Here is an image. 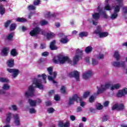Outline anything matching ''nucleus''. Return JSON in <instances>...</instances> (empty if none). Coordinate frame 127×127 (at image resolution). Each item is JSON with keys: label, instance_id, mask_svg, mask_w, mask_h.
<instances>
[{"label": "nucleus", "instance_id": "f257e3e1", "mask_svg": "<svg viewBox=\"0 0 127 127\" xmlns=\"http://www.w3.org/2000/svg\"><path fill=\"white\" fill-rule=\"evenodd\" d=\"M53 61L54 63L60 64H65V63H69L72 64V61L67 56H64L63 55H59L58 56L55 57Z\"/></svg>", "mask_w": 127, "mask_h": 127}, {"label": "nucleus", "instance_id": "f03ea898", "mask_svg": "<svg viewBox=\"0 0 127 127\" xmlns=\"http://www.w3.org/2000/svg\"><path fill=\"white\" fill-rule=\"evenodd\" d=\"M12 116L14 117V123L15 124L16 126H19L20 125L19 122V115L18 114L13 115L10 113H8L6 114V123L8 124L9 122H10V119H11V117Z\"/></svg>", "mask_w": 127, "mask_h": 127}, {"label": "nucleus", "instance_id": "7ed1b4c3", "mask_svg": "<svg viewBox=\"0 0 127 127\" xmlns=\"http://www.w3.org/2000/svg\"><path fill=\"white\" fill-rule=\"evenodd\" d=\"M47 70L49 75H50L48 76V80H49V81H53V83L54 84L56 83V81L54 80V79H55L56 78V76H57V72H53V67L51 66L48 67Z\"/></svg>", "mask_w": 127, "mask_h": 127}, {"label": "nucleus", "instance_id": "20e7f679", "mask_svg": "<svg viewBox=\"0 0 127 127\" xmlns=\"http://www.w3.org/2000/svg\"><path fill=\"white\" fill-rule=\"evenodd\" d=\"M97 11L98 13L95 12L92 14V23L93 25H97L98 24V20L101 16V12H102V9H100V6L97 7Z\"/></svg>", "mask_w": 127, "mask_h": 127}, {"label": "nucleus", "instance_id": "39448f33", "mask_svg": "<svg viewBox=\"0 0 127 127\" xmlns=\"http://www.w3.org/2000/svg\"><path fill=\"white\" fill-rule=\"evenodd\" d=\"M110 87H111V84L110 83L101 84L100 87H99V86H97V89L98 90L95 95H99V94L104 93V92H105V91H107V90H108Z\"/></svg>", "mask_w": 127, "mask_h": 127}, {"label": "nucleus", "instance_id": "423d86ee", "mask_svg": "<svg viewBox=\"0 0 127 127\" xmlns=\"http://www.w3.org/2000/svg\"><path fill=\"white\" fill-rule=\"evenodd\" d=\"M10 89V85L7 83H4L2 86V89H0V96L3 95L4 96H8V93L6 91Z\"/></svg>", "mask_w": 127, "mask_h": 127}, {"label": "nucleus", "instance_id": "0eeeda50", "mask_svg": "<svg viewBox=\"0 0 127 127\" xmlns=\"http://www.w3.org/2000/svg\"><path fill=\"white\" fill-rule=\"evenodd\" d=\"M82 55H83L82 50H80L79 49L76 50V55L73 58V65H76V64H77V62H78V61L80 60L81 58H82Z\"/></svg>", "mask_w": 127, "mask_h": 127}, {"label": "nucleus", "instance_id": "6e6552de", "mask_svg": "<svg viewBox=\"0 0 127 127\" xmlns=\"http://www.w3.org/2000/svg\"><path fill=\"white\" fill-rule=\"evenodd\" d=\"M68 76L70 77L75 78L76 81L77 82L80 81V73L77 70H74L68 73Z\"/></svg>", "mask_w": 127, "mask_h": 127}, {"label": "nucleus", "instance_id": "1a4fd4ad", "mask_svg": "<svg viewBox=\"0 0 127 127\" xmlns=\"http://www.w3.org/2000/svg\"><path fill=\"white\" fill-rule=\"evenodd\" d=\"M115 3H117L118 5H116L114 6V11L119 13L120 10H121V7L123 6V0H115Z\"/></svg>", "mask_w": 127, "mask_h": 127}, {"label": "nucleus", "instance_id": "9d476101", "mask_svg": "<svg viewBox=\"0 0 127 127\" xmlns=\"http://www.w3.org/2000/svg\"><path fill=\"white\" fill-rule=\"evenodd\" d=\"M34 94V87L33 85H31L29 87L28 90L25 93L26 97H33Z\"/></svg>", "mask_w": 127, "mask_h": 127}, {"label": "nucleus", "instance_id": "9b49d317", "mask_svg": "<svg viewBox=\"0 0 127 127\" xmlns=\"http://www.w3.org/2000/svg\"><path fill=\"white\" fill-rule=\"evenodd\" d=\"M33 84H34L36 87L40 89V90H43L44 89V86L41 83V80L40 79L35 78L33 80Z\"/></svg>", "mask_w": 127, "mask_h": 127}, {"label": "nucleus", "instance_id": "f8f14e48", "mask_svg": "<svg viewBox=\"0 0 127 127\" xmlns=\"http://www.w3.org/2000/svg\"><path fill=\"white\" fill-rule=\"evenodd\" d=\"M7 71L9 73H12V77L13 78H16L18 76V74H19V70L16 68H7Z\"/></svg>", "mask_w": 127, "mask_h": 127}, {"label": "nucleus", "instance_id": "ddd939ff", "mask_svg": "<svg viewBox=\"0 0 127 127\" xmlns=\"http://www.w3.org/2000/svg\"><path fill=\"white\" fill-rule=\"evenodd\" d=\"M79 101H81V98L78 97V95L75 94L72 97L69 98L68 104L69 105H73V104H74V102L76 101L78 103L79 102Z\"/></svg>", "mask_w": 127, "mask_h": 127}, {"label": "nucleus", "instance_id": "4468645a", "mask_svg": "<svg viewBox=\"0 0 127 127\" xmlns=\"http://www.w3.org/2000/svg\"><path fill=\"white\" fill-rule=\"evenodd\" d=\"M41 31H42L41 29L39 27H36L30 32V35L31 36H36V35L40 34V32H41Z\"/></svg>", "mask_w": 127, "mask_h": 127}, {"label": "nucleus", "instance_id": "2eb2a0df", "mask_svg": "<svg viewBox=\"0 0 127 127\" xmlns=\"http://www.w3.org/2000/svg\"><path fill=\"white\" fill-rule=\"evenodd\" d=\"M124 109H125V106L123 104H115L112 107V110H117V111H122V110H124Z\"/></svg>", "mask_w": 127, "mask_h": 127}, {"label": "nucleus", "instance_id": "dca6fc26", "mask_svg": "<svg viewBox=\"0 0 127 127\" xmlns=\"http://www.w3.org/2000/svg\"><path fill=\"white\" fill-rule=\"evenodd\" d=\"M125 95H127V88H124L122 90H120L117 93V97L119 98L122 97Z\"/></svg>", "mask_w": 127, "mask_h": 127}, {"label": "nucleus", "instance_id": "f3484780", "mask_svg": "<svg viewBox=\"0 0 127 127\" xmlns=\"http://www.w3.org/2000/svg\"><path fill=\"white\" fill-rule=\"evenodd\" d=\"M93 75V73L90 71H86L83 74L82 77L83 79H88Z\"/></svg>", "mask_w": 127, "mask_h": 127}, {"label": "nucleus", "instance_id": "a211bd4d", "mask_svg": "<svg viewBox=\"0 0 127 127\" xmlns=\"http://www.w3.org/2000/svg\"><path fill=\"white\" fill-rule=\"evenodd\" d=\"M59 127H69L70 124L69 122L63 123V121H60L59 122Z\"/></svg>", "mask_w": 127, "mask_h": 127}, {"label": "nucleus", "instance_id": "6ab92c4d", "mask_svg": "<svg viewBox=\"0 0 127 127\" xmlns=\"http://www.w3.org/2000/svg\"><path fill=\"white\" fill-rule=\"evenodd\" d=\"M7 65L8 67L11 68L14 66V60L12 59H11L7 61Z\"/></svg>", "mask_w": 127, "mask_h": 127}, {"label": "nucleus", "instance_id": "aec40b11", "mask_svg": "<svg viewBox=\"0 0 127 127\" xmlns=\"http://www.w3.org/2000/svg\"><path fill=\"white\" fill-rule=\"evenodd\" d=\"M55 43H56V41H53L50 44V48L51 50H57L58 49L57 47L55 46Z\"/></svg>", "mask_w": 127, "mask_h": 127}, {"label": "nucleus", "instance_id": "412c9836", "mask_svg": "<svg viewBox=\"0 0 127 127\" xmlns=\"http://www.w3.org/2000/svg\"><path fill=\"white\" fill-rule=\"evenodd\" d=\"M28 103L31 107H36V100H33L32 99L28 100Z\"/></svg>", "mask_w": 127, "mask_h": 127}, {"label": "nucleus", "instance_id": "4be33fe9", "mask_svg": "<svg viewBox=\"0 0 127 127\" xmlns=\"http://www.w3.org/2000/svg\"><path fill=\"white\" fill-rule=\"evenodd\" d=\"M8 48H3L1 51V55H3V56H7V54H8Z\"/></svg>", "mask_w": 127, "mask_h": 127}, {"label": "nucleus", "instance_id": "5701e85b", "mask_svg": "<svg viewBox=\"0 0 127 127\" xmlns=\"http://www.w3.org/2000/svg\"><path fill=\"white\" fill-rule=\"evenodd\" d=\"M121 87V85L120 84H116L114 85H112V86H110V90L112 91H114V90H117V89H119Z\"/></svg>", "mask_w": 127, "mask_h": 127}, {"label": "nucleus", "instance_id": "b1692460", "mask_svg": "<svg viewBox=\"0 0 127 127\" xmlns=\"http://www.w3.org/2000/svg\"><path fill=\"white\" fill-rule=\"evenodd\" d=\"M0 13L1 15H3L5 13V8L2 4L0 5Z\"/></svg>", "mask_w": 127, "mask_h": 127}, {"label": "nucleus", "instance_id": "393cba45", "mask_svg": "<svg viewBox=\"0 0 127 127\" xmlns=\"http://www.w3.org/2000/svg\"><path fill=\"white\" fill-rule=\"evenodd\" d=\"M114 58H115V59H116L117 61H119V60L121 59V55L120 54V53H119V52H115L114 53Z\"/></svg>", "mask_w": 127, "mask_h": 127}, {"label": "nucleus", "instance_id": "a878e982", "mask_svg": "<svg viewBox=\"0 0 127 127\" xmlns=\"http://www.w3.org/2000/svg\"><path fill=\"white\" fill-rule=\"evenodd\" d=\"M99 37L100 38H103V37H107V36H108V35H109V33H108V32H101L100 33H99Z\"/></svg>", "mask_w": 127, "mask_h": 127}, {"label": "nucleus", "instance_id": "bb28decb", "mask_svg": "<svg viewBox=\"0 0 127 127\" xmlns=\"http://www.w3.org/2000/svg\"><path fill=\"white\" fill-rule=\"evenodd\" d=\"M38 77L39 78L42 77V78L44 81V83L46 84V80H45L46 78H47V75H46V74H45L44 73L42 74H39V75H38Z\"/></svg>", "mask_w": 127, "mask_h": 127}, {"label": "nucleus", "instance_id": "cd10ccee", "mask_svg": "<svg viewBox=\"0 0 127 127\" xmlns=\"http://www.w3.org/2000/svg\"><path fill=\"white\" fill-rule=\"evenodd\" d=\"M118 15L119 14H118V13L114 12L111 14L110 18L112 20L116 19L118 17Z\"/></svg>", "mask_w": 127, "mask_h": 127}, {"label": "nucleus", "instance_id": "c85d7f7f", "mask_svg": "<svg viewBox=\"0 0 127 127\" xmlns=\"http://www.w3.org/2000/svg\"><path fill=\"white\" fill-rule=\"evenodd\" d=\"M16 21H17L18 22H26V21H27V20L23 17H18L16 19Z\"/></svg>", "mask_w": 127, "mask_h": 127}, {"label": "nucleus", "instance_id": "c756f323", "mask_svg": "<svg viewBox=\"0 0 127 127\" xmlns=\"http://www.w3.org/2000/svg\"><path fill=\"white\" fill-rule=\"evenodd\" d=\"M0 82L2 83H8L9 80L5 77H0Z\"/></svg>", "mask_w": 127, "mask_h": 127}, {"label": "nucleus", "instance_id": "7c9ffc66", "mask_svg": "<svg viewBox=\"0 0 127 127\" xmlns=\"http://www.w3.org/2000/svg\"><path fill=\"white\" fill-rule=\"evenodd\" d=\"M54 36H55V34L51 32L47 34V38H48V39H49L52 37H54Z\"/></svg>", "mask_w": 127, "mask_h": 127}, {"label": "nucleus", "instance_id": "2f4dec72", "mask_svg": "<svg viewBox=\"0 0 127 127\" xmlns=\"http://www.w3.org/2000/svg\"><path fill=\"white\" fill-rule=\"evenodd\" d=\"M45 17L47 18H50V17H55V14H51L50 12L46 13Z\"/></svg>", "mask_w": 127, "mask_h": 127}, {"label": "nucleus", "instance_id": "473e14b6", "mask_svg": "<svg viewBox=\"0 0 127 127\" xmlns=\"http://www.w3.org/2000/svg\"><path fill=\"white\" fill-rule=\"evenodd\" d=\"M102 32V29L101 28V26H98L96 30L95 31L94 33H95L96 34H100V33H101Z\"/></svg>", "mask_w": 127, "mask_h": 127}, {"label": "nucleus", "instance_id": "72a5a7b5", "mask_svg": "<svg viewBox=\"0 0 127 127\" xmlns=\"http://www.w3.org/2000/svg\"><path fill=\"white\" fill-rule=\"evenodd\" d=\"M92 50H93V48L91 46H88L86 48L85 52L86 53H90V52H92Z\"/></svg>", "mask_w": 127, "mask_h": 127}, {"label": "nucleus", "instance_id": "f704fd0d", "mask_svg": "<svg viewBox=\"0 0 127 127\" xmlns=\"http://www.w3.org/2000/svg\"><path fill=\"white\" fill-rule=\"evenodd\" d=\"M86 36H88V32H81L79 33L80 37H84Z\"/></svg>", "mask_w": 127, "mask_h": 127}, {"label": "nucleus", "instance_id": "c9c22d12", "mask_svg": "<svg viewBox=\"0 0 127 127\" xmlns=\"http://www.w3.org/2000/svg\"><path fill=\"white\" fill-rule=\"evenodd\" d=\"M89 96H90V92L86 91L83 94L82 99H87Z\"/></svg>", "mask_w": 127, "mask_h": 127}, {"label": "nucleus", "instance_id": "e433bc0d", "mask_svg": "<svg viewBox=\"0 0 127 127\" xmlns=\"http://www.w3.org/2000/svg\"><path fill=\"white\" fill-rule=\"evenodd\" d=\"M40 24L42 26L47 25L48 24V21L45 20H42L40 22Z\"/></svg>", "mask_w": 127, "mask_h": 127}, {"label": "nucleus", "instance_id": "4c0bfd02", "mask_svg": "<svg viewBox=\"0 0 127 127\" xmlns=\"http://www.w3.org/2000/svg\"><path fill=\"white\" fill-rule=\"evenodd\" d=\"M112 64L114 67H120V62H113Z\"/></svg>", "mask_w": 127, "mask_h": 127}, {"label": "nucleus", "instance_id": "58836bf2", "mask_svg": "<svg viewBox=\"0 0 127 127\" xmlns=\"http://www.w3.org/2000/svg\"><path fill=\"white\" fill-rule=\"evenodd\" d=\"M11 55H12V56H16V55H17V52H16V50H15V49H13V50H12V51H11Z\"/></svg>", "mask_w": 127, "mask_h": 127}, {"label": "nucleus", "instance_id": "ea45409f", "mask_svg": "<svg viewBox=\"0 0 127 127\" xmlns=\"http://www.w3.org/2000/svg\"><path fill=\"white\" fill-rule=\"evenodd\" d=\"M36 7L33 5H30L28 6V9L29 10H35Z\"/></svg>", "mask_w": 127, "mask_h": 127}, {"label": "nucleus", "instance_id": "a19ab883", "mask_svg": "<svg viewBox=\"0 0 127 127\" xmlns=\"http://www.w3.org/2000/svg\"><path fill=\"white\" fill-rule=\"evenodd\" d=\"M9 110H13L14 111H17V107L16 105H11L9 107Z\"/></svg>", "mask_w": 127, "mask_h": 127}, {"label": "nucleus", "instance_id": "79ce46f5", "mask_svg": "<svg viewBox=\"0 0 127 127\" xmlns=\"http://www.w3.org/2000/svg\"><path fill=\"white\" fill-rule=\"evenodd\" d=\"M68 41H69V40H68V39H67V37H65L64 38H62L61 39V42L62 43H67V42H68Z\"/></svg>", "mask_w": 127, "mask_h": 127}, {"label": "nucleus", "instance_id": "37998d69", "mask_svg": "<svg viewBox=\"0 0 127 127\" xmlns=\"http://www.w3.org/2000/svg\"><path fill=\"white\" fill-rule=\"evenodd\" d=\"M99 63V62H98V61L95 59H92V65H93V66H95L96 65H98Z\"/></svg>", "mask_w": 127, "mask_h": 127}, {"label": "nucleus", "instance_id": "c03bdc74", "mask_svg": "<svg viewBox=\"0 0 127 127\" xmlns=\"http://www.w3.org/2000/svg\"><path fill=\"white\" fill-rule=\"evenodd\" d=\"M55 111V110H54L52 107L49 108L47 109V112L49 114H52L53 113H54Z\"/></svg>", "mask_w": 127, "mask_h": 127}, {"label": "nucleus", "instance_id": "a18cd8bd", "mask_svg": "<svg viewBox=\"0 0 127 127\" xmlns=\"http://www.w3.org/2000/svg\"><path fill=\"white\" fill-rule=\"evenodd\" d=\"M97 59H99V60H103L104 58H105V56L103 54H99L97 57Z\"/></svg>", "mask_w": 127, "mask_h": 127}, {"label": "nucleus", "instance_id": "49530a36", "mask_svg": "<svg viewBox=\"0 0 127 127\" xmlns=\"http://www.w3.org/2000/svg\"><path fill=\"white\" fill-rule=\"evenodd\" d=\"M15 27H16V25L15 24H11L10 26V30L11 31H12V30H14V29H15Z\"/></svg>", "mask_w": 127, "mask_h": 127}, {"label": "nucleus", "instance_id": "de8ad7c7", "mask_svg": "<svg viewBox=\"0 0 127 127\" xmlns=\"http://www.w3.org/2000/svg\"><path fill=\"white\" fill-rule=\"evenodd\" d=\"M29 112L30 114H35V113H36V110L35 109L31 108L29 109Z\"/></svg>", "mask_w": 127, "mask_h": 127}, {"label": "nucleus", "instance_id": "09e8293b", "mask_svg": "<svg viewBox=\"0 0 127 127\" xmlns=\"http://www.w3.org/2000/svg\"><path fill=\"white\" fill-rule=\"evenodd\" d=\"M61 92L62 93V94H66V87H65V86L62 87Z\"/></svg>", "mask_w": 127, "mask_h": 127}, {"label": "nucleus", "instance_id": "8fccbe9b", "mask_svg": "<svg viewBox=\"0 0 127 127\" xmlns=\"http://www.w3.org/2000/svg\"><path fill=\"white\" fill-rule=\"evenodd\" d=\"M104 9H105L106 10H112V7H111L110 5L107 4L105 6Z\"/></svg>", "mask_w": 127, "mask_h": 127}, {"label": "nucleus", "instance_id": "3c124183", "mask_svg": "<svg viewBox=\"0 0 127 127\" xmlns=\"http://www.w3.org/2000/svg\"><path fill=\"white\" fill-rule=\"evenodd\" d=\"M96 108H97V110H102V109H103V105H101V104L98 103L96 105Z\"/></svg>", "mask_w": 127, "mask_h": 127}, {"label": "nucleus", "instance_id": "603ef678", "mask_svg": "<svg viewBox=\"0 0 127 127\" xmlns=\"http://www.w3.org/2000/svg\"><path fill=\"white\" fill-rule=\"evenodd\" d=\"M49 55V53L48 52H45L42 53V56H44V57H47Z\"/></svg>", "mask_w": 127, "mask_h": 127}, {"label": "nucleus", "instance_id": "864d4df0", "mask_svg": "<svg viewBox=\"0 0 127 127\" xmlns=\"http://www.w3.org/2000/svg\"><path fill=\"white\" fill-rule=\"evenodd\" d=\"M126 64L125 62H119V67H125Z\"/></svg>", "mask_w": 127, "mask_h": 127}, {"label": "nucleus", "instance_id": "5fc2aeb1", "mask_svg": "<svg viewBox=\"0 0 127 127\" xmlns=\"http://www.w3.org/2000/svg\"><path fill=\"white\" fill-rule=\"evenodd\" d=\"M109 120V117L107 116H105L102 118V122H107Z\"/></svg>", "mask_w": 127, "mask_h": 127}, {"label": "nucleus", "instance_id": "6e6d98bb", "mask_svg": "<svg viewBox=\"0 0 127 127\" xmlns=\"http://www.w3.org/2000/svg\"><path fill=\"white\" fill-rule=\"evenodd\" d=\"M13 37V33H10V34L8 35V37H7V39L8 40H11V38H12Z\"/></svg>", "mask_w": 127, "mask_h": 127}, {"label": "nucleus", "instance_id": "4d7b16f0", "mask_svg": "<svg viewBox=\"0 0 127 127\" xmlns=\"http://www.w3.org/2000/svg\"><path fill=\"white\" fill-rule=\"evenodd\" d=\"M10 23H11V21L10 20H8L7 21V22L6 23H5V27H8V25H9V24H10Z\"/></svg>", "mask_w": 127, "mask_h": 127}, {"label": "nucleus", "instance_id": "13d9d810", "mask_svg": "<svg viewBox=\"0 0 127 127\" xmlns=\"http://www.w3.org/2000/svg\"><path fill=\"white\" fill-rule=\"evenodd\" d=\"M40 2V0H35L34 1V4L35 5H38Z\"/></svg>", "mask_w": 127, "mask_h": 127}, {"label": "nucleus", "instance_id": "bf43d9fd", "mask_svg": "<svg viewBox=\"0 0 127 127\" xmlns=\"http://www.w3.org/2000/svg\"><path fill=\"white\" fill-rule=\"evenodd\" d=\"M40 48V49H44L46 48V45H45V44H41Z\"/></svg>", "mask_w": 127, "mask_h": 127}, {"label": "nucleus", "instance_id": "052dcab7", "mask_svg": "<svg viewBox=\"0 0 127 127\" xmlns=\"http://www.w3.org/2000/svg\"><path fill=\"white\" fill-rule=\"evenodd\" d=\"M55 101H59L60 100V96L58 95H56L55 96Z\"/></svg>", "mask_w": 127, "mask_h": 127}, {"label": "nucleus", "instance_id": "680f3d73", "mask_svg": "<svg viewBox=\"0 0 127 127\" xmlns=\"http://www.w3.org/2000/svg\"><path fill=\"white\" fill-rule=\"evenodd\" d=\"M70 119L71 120V121H75V120H76V117H75V116L74 115H71L69 117Z\"/></svg>", "mask_w": 127, "mask_h": 127}, {"label": "nucleus", "instance_id": "e2e57ef3", "mask_svg": "<svg viewBox=\"0 0 127 127\" xmlns=\"http://www.w3.org/2000/svg\"><path fill=\"white\" fill-rule=\"evenodd\" d=\"M78 102H80L81 107H84V106H85V102H82V99L81 98H80V101H79L78 99Z\"/></svg>", "mask_w": 127, "mask_h": 127}, {"label": "nucleus", "instance_id": "0e129e2a", "mask_svg": "<svg viewBox=\"0 0 127 127\" xmlns=\"http://www.w3.org/2000/svg\"><path fill=\"white\" fill-rule=\"evenodd\" d=\"M94 96H91L89 98L90 103H93V102H94Z\"/></svg>", "mask_w": 127, "mask_h": 127}, {"label": "nucleus", "instance_id": "69168bd1", "mask_svg": "<svg viewBox=\"0 0 127 127\" xmlns=\"http://www.w3.org/2000/svg\"><path fill=\"white\" fill-rule=\"evenodd\" d=\"M109 104H110V102L107 101L104 102L103 105L104 107H108V106H109Z\"/></svg>", "mask_w": 127, "mask_h": 127}, {"label": "nucleus", "instance_id": "338daca9", "mask_svg": "<svg viewBox=\"0 0 127 127\" xmlns=\"http://www.w3.org/2000/svg\"><path fill=\"white\" fill-rule=\"evenodd\" d=\"M85 61L87 63H90V58L89 57H87L85 58Z\"/></svg>", "mask_w": 127, "mask_h": 127}, {"label": "nucleus", "instance_id": "774afa93", "mask_svg": "<svg viewBox=\"0 0 127 127\" xmlns=\"http://www.w3.org/2000/svg\"><path fill=\"white\" fill-rule=\"evenodd\" d=\"M123 12L127 13V7H123Z\"/></svg>", "mask_w": 127, "mask_h": 127}]
</instances>
